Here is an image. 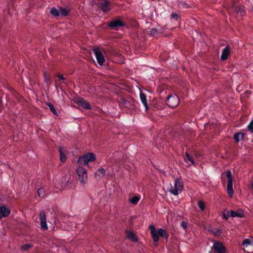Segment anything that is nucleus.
<instances>
[{
  "mask_svg": "<svg viewBox=\"0 0 253 253\" xmlns=\"http://www.w3.org/2000/svg\"><path fill=\"white\" fill-rule=\"evenodd\" d=\"M149 229L150 230L151 235L155 243H157L159 241V236L166 239H168L169 236V234L162 228H159L158 230H156L155 226L153 225H151L149 226Z\"/></svg>",
  "mask_w": 253,
  "mask_h": 253,
  "instance_id": "obj_1",
  "label": "nucleus"
},
{
  "mask_svg": "<svg viewBox=\"0 0 253 253\" xmlns=\"http://www.w3.org/2000/svg\"><path fill=\"white\" fill-rule=\"evenodd\" d=\"M126 23L122 20L121 16H118L108 24V27L111 30L118 31L121 28L125 27Z\"/></svg>",
  "mask_w": 253,
  "mask_h": 253,
  "instance_id": "obj_2",
  "label": "nucleus"
},
{
  "mask_svg": "<svg viewBox=\"0 0 253 253\" xmlns=\"http://www.w3.org/2000/svg\"><path fill=\"white\" fill-rule=\"evenodd\" d=\"M95 157L93 153H89L80 157L78 160V164L80 165H85L89 162H93L95 160Z\"/></svg>",
  "mask_w": 253,
  "mask_h": 253,
  "instance_id": "obj_3",
  "label": "nucleus"
},
{
  "mask_svg": "<svg viewBox=\"0 0 253 253\" xmlns=\"http://www.w3.org/2000/svg\"><path fill=\"white\" fill-rule=\"evenodd\" d=\"M183 189V185L180 178H176L174 184V188L170 190V192L175 196L181 193Z\"/></svg>",
  "mask_w": 253,
  "mask_h": 253,
  "instance_id": "obj_4",
  "label": "nucleus"
},
{
  "mask_svg": "<svg viewBox=\"0 0 253 253\" xmlns=\"http://www.w3.org/2000/svg\"><path fill=\"white\" fill-rule=\"evenodd\" d=\"M226 177L228 179L227 184V193L230 197H232L233 194V178L231 173V171L230 170H227L226 171Z\"/></svg>",
  "mask_w": 253,
  "mask_h": 253,
  "instance_id": "obj_5",
  "label": "nucleus"
},
{
  "mask_svg": "<svg viewBox=\"0 0 253 253\" xmlns=\"http://www.w3.org/2000/svg\"><path fill=\"white\" fill-rule=\"evenodd\" d=\"M78 174L79 180L81 183L84 184L87 180L86 171L83 167H79L76 170Z\"/></svg>",
  "mask_w": 253,
  "mask_h": 253,
  "instance_id": "obj_6",
  "label": "nucleus"
},
{
  "mask_svg": "<svg viewBox=\"0 0 253 253\" xmlns=\"http://www.w3.org/2000/svg\"><path fill=\"white\" fill-rule=\"evenodd\" d=\"M179 102V98L177 95H169L167 97L166 103L169 107H176L178 105Z\"/></svg>",
  "mask_w": 253,
  "mask_h": 253,
  "instance_id": "obj_7",
  "label": "nucleus"
},
{
  "mask_svg": "<svg viewBox=\"0 0 253 253\" xmlns=\"http://www.w3.org/2000/svg\"><path fill=\"white\" fill-rule=\"evenodd\" d=\"M97 4L104 13L107 12L111 9L110 2L108 0H98Z\"/></svg>",
  "mask_w": 253,
  "mask_h": 253,
  "instance_id": "obj_8",
  "label": "nucleus"
},
{
  "mask_svg": "<svg viewBox=\"0 0 253 253\" xmlns=\"http://www.w3.org/2000/svg\"><path fill=\"white\" fill-rule=\"evenodd\" d=\"M74 102L78 105L86 110H91V107L89 103L83 98L77 97L73 99Z\"/></svg>",
  "mask_w": 253,
  "mask_h": 253,
  "instance_id": "obj_9",
  "label": "nucleus"
},
{
  "mask_svg": "<svg viewBox=\"0 0 253 253\" xmlns=\"http://www.w3.org/2000/svg\"><path fill=\"white\" fill-rule=\"evenodd\" d=\"M214 253H225V247L220 241H214L212 246Z\"/></svg>",
  "mask_w": 253,
  "mask_h": 253,
  "instance_id": "obj_10",
  "label": "nucleus"
},
{
  "mask_svg": "<svg viewBox=\"0 0 253 253\" xmlns=\"http://www.w3.org/2000/svg\"><path fill=\"white\" fill-rule=\"evenodd\" d=\"M93 52L95 56L97 63L100 66H102L105 62V58L102 51L98 48L93 49Z\"/></svg>",
  "mask_w": 253,
  "mask_h": 253,
  "instance_id": "obj_11",
  "label": "nucleus"
},
{
  "mask_svg": "<svg viewBox=\"0 0 253 253\" xmlns=\"http://www.w3.org/2000/svg\"><path fill=\"white\" fill-rule=\"evenodd\" d=\"M39 217L42 229L46 230L48 229L46 224V215L44 211H42L39 214Z\"/></svg>",
  "mask_w": 253,
  "mask_h": 253,
  "instance_id": "obj_12",
  "label": "nucleus"
},
{
  "mask_svg": "<svg viewBox=\"0 0 253 253\" xmlns=\"http://www.w3.org/2000/svg\"><path fill=\"white\" fill-rule=\"evenodd\" d=\"M10 213V210L4 206L0 207V219L2 217L8 216Z\"/></svg>",
  "mask_w": 253,
  "mask_h": 253,
  "instance_id": "obj_13",
  "label": "nucleus"
},
{
  "mask_svg": "<svg viewBox=\"0 0 253 253\" xmlns=\"http://www.w3.org/2000/svg\"><path fill=\"white\" fill-rule=\"evenodd\" d=\"M126 238L130 240V241L134 242H137L138 238L132 231L128 230H126Z\"/></svg>",
  "mask_w": 253,
  "mask_h": 253,
  "instance_id": "obj_14",
  "label": "nucleus"
},
{
  "mask_svg": "<svg viewBox=\"0 0 253 253\" xmlns=\"http://www.w3.org/2000/svg\"><path fill=\"white\" fill-rule=\"evenodd\" d=\"M140 99L142 103L145 107V110L146 111H148L149 109V105L147 103V99L146 97V95L145 93H143L141 91L140 93Z\"/></svg>",
  "mask_w": 253,
  "mask_h": 253,
  "instance_id": "obj_15",
  "label": "nucleus"
},
{
  "mask_svg": "<svg viewBox=\"0 0 253 253\" xmlns=\"http://www.w3.org/2000/svg\"><path fill=\"white\" fill-rule=\"evenodd\" d=\"M230 53V49L229 46H226L222 51L221 59L223 61L226 60Z\"/></svg>",
  "mask_w": 253,
  "mask_h": 253,
  "instance_id": "obj_16",
  "label": "nucleus"
},
{
  "mask_svg": "<svg viewBox=\"0 0 253 253\" xmlns=\"http://www.w3.org/2000/svg\"><path fill=\"white\" fill-rule=\"evenodd\" d=\"M245 137V134L243 132H238L234 135V139L236 143H238L240 140H242Z\"/></svg>",
  "mask_w": 253,
  "mask_h": 253,
  "instance_id": "obj_17",
  "label": "nucleus"
},
{
  "mask_svg": "<svg viewBox=\"0 0 253 253\" xmlns=\"http://www.w3.org/2000/svg\"><path fill=\"white\" fill-rule=\"evenodd\" d=\"M106 171L103 168L98 169L95 173V176L98 177L99 178H101L104 177Z\"/></svg>",
  "mask_w": 253,
  "mask_h": 253,
  "instance_id": "obj_18",
  "label": "nucleus"
},
{
  "mask_svg": "<svg viewBox=\"0 0 253 253\" xmlns=\"http://www.w3.org/2000/svg\"><path fill=\"white\" fill-rule=\"evenodd\" d=\"M70 12V9L68 8H63L62 7H59V12L60 15L66 16H67Z\"/></svg>",
  "mask_w": 253,
  "mask_h": 253,
  "instance_id": "obj_19",
  "label": "nucleus"
},
{
  "mask_svg": "<svg viewBox=\"0 0 253 253\" xmlns=\"http://www.w3.org/2000/svg\"><path fill=\"white\" fill-rule=\"evenodd\" d=\"M230 214V217H243L244 216V214L243 213H238L236 211H235L233 210H231L230 211H229Z\"/></svg>",
  "mask_w": 253,
  "mask_h": 253,
  "instance_id": "obj_20",
  "label": "nucleus"
},
{
  "mask_svg": "<svg viewBox=\"0 0 253 253\" xmlns=\"http://www.w3.org/2000/svg\"><path fill=\"white\" fill-rule=\"evenodd\" d=\"M59 151L60 153V160L62 162L64 163L66 161L67 157L61 147L59 148Z\"/></svg>",
  "mask_w": 253,
  "mask_h": 253,
  "instance_id": "obj_21",
  "label": "nucleus"
},
{
  "mask_svg": "<svg viewBox=\"0 0 253 253\" xmlns=\"http://www.w3.org/2000/svg\"><path fill=\"white\" fill-rule=\"evenodd\" d=\"M38 194L40 198H44L47 194V192L44 190L43 188H40L38 190Z\"/></svg>",
  "mask_w": 253,
  "mask_h": 253,
  "instance_id": "obj_22",
  "label": "nucleus"
},
{
  "mask_svg": "<svg viewBox=\"0 0 253 253\" xmlns=\"http://www.w3.org/2000/svg\"><path fill=\"white\" fill-rule=\"evenodd\" d=\"M230 214L229 211H227L225 209L221 212V215L223 219L227 220L230 216Z\"/></svg>",
  "mask_w": 253,
  "mask_h": 253,
  "instance_id": "obj_23",
  "label": "nucleus"
},
{
  "mask_svg": "<svg viewBox=\"0 0 253 253\" xmlns=\"http://www.w3.org/2000/svg\"><path fill=\"white\" fill-rule=\"evenodd\" d=\"M50 13L55 17H57L60 15L59 11L54 7L51 8Z\"/></svg>",
  "mask_w": 253,
  "mask_h": 253,
  "instance_id": "obj_24",
  "label": "nucleus"
},
{
  "mask_svg": "<svg viewBox=\"0 0 253 253\" xmlns=\"http://www.w3.org/2000/svg\"><path fill=\"white\" fill-rule=\"evenodd\" d=\"M46 105L48 106L49 108V109L50 111L54 114V115H57V112L56 110L54 107L53 105L50 102L46 103Z\"/></svg>",
  "mask_w": 253,
  "mask_h": 253,
  "instance_id": "obj_25",
  "label": "nucleus"
},
{
  "mask_svg": "<svg viewBox=\"0 0 253 253\" xmlns=\"http://www.w3.org/2000/svg\"><path fill=\"white\" fill-rule=\"evenodd\" d=\"M123 104L125 107L127 108L128 109H130V108H133L131 106V101H128L126 100H124L123 101Z\"/></svg>",
  "mask_w": 253,
  "mask_h": 253,
  "instance_id": "obj_26",
  "label": "nucleus"
},
{
  "mask_svg": "<svg viewBox=\"0 0 253 253\" xmlns=\"http://www.w3.org/2000/svg\"><path fill=\"white\" fill-rule=\"evenodd\" d=\"M235 11L238 13H240L242 15V14H243V13H244V8L241 5H237L236 7H235Z\"/></svg>",
  "mask_w": 253,
  "mask_h": 253,
  "instance_id": "obj_27",
  "label": "nucleus"
},
{
  "mask_svg": "<svg viewBox=\"0 0 253 253\" xmlns=\"http://www.w3.org/2000/svg\"><path fill=\"white\" fill-rule=\"evenodd\" d=\"M186 158L187 159V160L189 162H190L192 165H194L195 164L193 156L191 155L188 153H186Z\"/></svg>",
  "mask_w": 253,
  "mask_h": 253,
  "instance_id": "obj_28",
  "label": "nucleus"
},
{
  "mask_svg": "<svg viewBox=\"0 0 253 253\" xmlns=\"http://www.w3.org/2000/svg\"><path fill=\"white\" fill-rule=\"evenodd\" d=\"M43 75L45 82L46 84H50L51 81L50 76L47 75L46 72H44Z\"/></svg>",
  "mask_w": 253,
  "mask_h": 253,
  "instance_id": "obj_29",
  "label": "nucleus"
},
{
  "mask_svg": "<svg viewBox=\"0 0 253 253\" xmlns=\"http://www.w3.org/2000/svg\"><path fill=\"white\" fill-rule=\"evenodd\" d=\"M198 206L201 211H204L206 208L205 204L202 201H199Z\"/></svg>",
  "mask_w": 253,
  "mask_h": 253,
  "instance_id": "obj_30",
  "label": "nucleus"
},
{
  "mask_svg": "<svg viewBox=\"0 0 253 253\" xmlns=\"http://www.w3.org/2000/svg\"><path fill=\"white\" fill-rule=\"evenodd\" d=\"M140 198L138 196H133L131 199H130V202L134 204L135 205L137 204L138 202L139 201Z\"/></svg>",
  "mask_w": 253,
  "mask_h": 253,
  "instance_id": "obj_31",
  "label": "nucleus"
},
{
  "mask_svg": "<svg viewBox=\"0 0 253 253\" xmlns=\"http://www.w3.org/2000/svg\"><path fill=\"white\" fill-rule=\"evenodd\" d=\"M211 233L215 236H220L221 233V231L219 228H216L212 230Z\"/></svg>",
  "mask_w": 253,
  "mask_h": 253,
  "instance_id": "obj_32",
  "label": "nucleus"
},
{
  "mask_svg": "<svg viewBox=\"0 0 253 253\" xmlns=\"http://www.w3.org/2000/svg\"><path fill=\"white\" fill-rule=\"evenodd\" d=\"M158 34L157 30L155 28L152 29L150 31V34L153 37H155Z\"/></svg>",
  "mask_w": 253,
  "mask_h": 253,
  "instance_id": "obj_33",
  "label": "nucleus"
},
{
  "mask_svg": "<svg viewBox=\"0 0 253 253\" xmlns=\"http://www.w3.org/2000/svg\"><path fill=\"white\" fill-rule=\"evenodd\" d=\"M248 128L251 132H253V120L252 121L248 126Z\"/></svg>",
  "mask_w": 253,
  "mask_h": 253,
  "instance_id": "obj_34",
  "label": "nucleus"
},
{
  "mask_svg": "<svg viewBox=\"0 0 253 253\" xmlns=\"http://www.w3.org/2000/svg\"><path fill=\"white\" fill-rule=\"evenodd\" d=\"M137 103L135 102L133 99L131 100V106L133 108H130L131 109H135L137 108Z\"/></svg>",
  "mask_w": 253,
  "mask_h": 253,
  "instance_id": "obj_35",
  "label": "nucleus"
},
{
  "mask_svg": "<svg viewBox=\"0 0 253 253\" xmlns=\"http://www.w3.org/2000/svg\"><path fill=\"white\" fill-rule=\"evenodd\" d=\"M32 246L30 244H25L22 246V249L24 250H28L29 249L31 248Z\"/></svg>",
  "mask_w": 253,
  "mask_h": 253,
  "instance_id": "obj_36",
  "label": "nucleus"
},
{
  "mask_svg": "<svg viewBox=\"0 0 253 253\" xmlns=\"http://www.w3.org/2000/svg\"><path fill=\"white\" fill-rule=\"evenodd\" d=\"M251 243V242L250 239H245L243 242V244L244 245H246L247 246L248 245H250Z\"/></svg>",
  "mask_w": 253,
  "mask_h": 253,
  "instance_id": "obj_37",
  "label": "nucleus"
},
{
  "mask_svg": "<svg viewBox=\"0 0 253 253\" xmlns=\"http://www.w3.org/2000/svg\"><path fill=\"white\" fill-rule=\"evenodd\" d=\"M178 18V15L175 13H172L171 14V18L177 20Z\"/></svg>",
  "mask_w": 253,
  "mask_h": 253,
  "instance_id": "obj_38",
  "label": "nucleus"
},
{
  "mask_svg": "<svg viewBox=\"0 0 253 253\" xmlns=\"http://www.w3.org/2000/svg\"><path fill=\"white\" fill-rule=\"evenodd\" d=\"M181 226L183 229H186L187 227V223L186 222H185V221H182L181 222Z\"/></svg>",
  "mask_w": 253,
  "mask_h": 253,
  "instance_id": "obj_39",
  "label": "nucleus"
},
{
  "mask_svg": "<svg viewBox=\"0 0 253 253\" xmlns=\"http://www.w3.org/2000/svg\"><path fill=\"white\" fill-rule=\"evenodd\" d=\"M57 77L62 81H64L65 78L61 75L58 74L57 75Z\"/></svg>",
  "mask_w": 253,
  "mask_h": 253,
  "instance_id": "obj_40",
  "label": "nucleus"
}]
</instances>
